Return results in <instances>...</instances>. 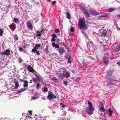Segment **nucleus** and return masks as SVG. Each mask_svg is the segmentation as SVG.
Masks as SVG:
<instances>
[{
	"label": "nucleus",
	"instance_id": "nucleus-30",
	"mask_svg": "<svg viewBox=\"0 0 120 120\" xmlns=\"http://www.w3.org/2000/svg\"><path fill=\"white\" fill-rule=\"evenodd\" d=\"M14 38V39L15 40H16L17 41L18 40V37L16 34H15V35Z\"/></svg>",
	"mask_w": 120,
	"mask_h": 120
},
{
	"label": "nucleus",
	"instance_id": "nucleus-10",
	"mask_svg": "<svg viewBox=\"0 0 120 120\" xmlns=\"http://www.w3.org/2000/svg\"><path fill=\"white\" fill-rule=\"evenodd\" d=\"M84 14L86 18H88L90 17V13H89L87 10L84 12Z\"/></svg>",
	"mask_w": 120,
	"mask_h": 120
},
{
	"label": "nucleus",
	"instance_id": "nucleus-7",
	"mask_svg": "<svg viewBox=\"0 0 120 120\" xmlns=\"http://www.w3.org/2000/svg\"><path fill=\"white\" fill-rule=\"evenodd\" d=\"M27 25L28 28L30 30H32L33 29V27L32 24L29 21H28L27 22Z\"/></svg>",
	"mask_w": 120,
	"mask_h": 120
},
{
	"label": "nucleus",
	"instance_id": "nucleus-39",
	"mask_svg": "<svg viewBox=\"0 0 120 120\" xmlns=\"http://www.w3.org/2000/svg\"><path fill=\"white\" fill-rule=\"evenodd\" d=\"M110 79H109L108 82H107V85H109V83L110 84H113L110 81Z\"/></svg>",
	"mask_w": 120,
	"mask_h": 120
},
{
	"label": "nucleus",
	"instance_id": "nucleus-27",
	"mask_svg": "<svg viewBox=\"0 0 120 120\" xmlns=\"http://www.w3.org/2000/svg\"><path fill=\"white\" fill-rule=\"evenodd\" d=\"M39 82H42L43 84L44 83L43 82V80L42 79L41 77L38 80Z\"/></svg>",
	"mask_w": 120,
	"mask_h": 120
},
{
	"label": "nucleus",
	"instance_id": "nucleus-12",
	"mask_svg": "<svg viewBox=\"0 0 120 120\" xmlns=\"http://www.w3.org/2000/svg\"><path fill=\"white\" fill-rule=\"evenodd\" d=\"M91 15H98L99 14V13L95 11L91 10L90 11Z\"/></svg>",
	"mask_w": 120,
	"mask_h": 120
},
{
	"label": "nucleus",
	"instance_id": "nucleus-17",
	"mask_svg": "<svg viewBox=\"0 0 120 120\" xmlns=\"http://www.w3.org/2000/svg\"><path fill=\"white\" fill-rule=\"evenodd\" d=\"M28 69L30 72H33L34 71L35 72L37 73V72L35 71L34 70L32 67H28Z\"/></svg>",
	"mask_w": 120,
	"mask_h": 120
},
{
	"label": "nucleus",
	"instance_id": "nucleus-41",
	"mask_svg": "<svg viewBox=\"0 0 120 120\" xmlns=\"http://www.w3.org/2000/svg\"><path fill=\"white\" fill-rule=\"evenodd\" d=\"M43 91L44 92H47L48 91V88L47 87L45 88L43 90Z\"/></svg>",
	"mask_w": 120,
	"mask_h": 120
},
{
	"label": "nucleus",
	"instance_id": "nucleus-58",
	"mask_svg": "<svg viewBox=\"0 0 120 120\" xmlns=\"http://www.w3.org/2000/svg\"><path fill=\"white\" fill-rule=\"evenodd\" d=\"M117 16L118 17H120V14L117 15Z\"/></svg>",
	"mask_w": 120,
	"mask_h": 120
},
{
	"label": "nucleus",
	"instance_id": "nucleus-32",
	"mask_svg": "<svg viewBox=\"0 0 120 120\" xmlns=\"http://www.w3.org/2000/svg\"><path fill=\"white\" fill-rule=\"evenodd\" d=\"M13 21L14 22H18V19L17 18H14L13 19Z\"/></svg>",
	"mask_w": 120,
	"mask_h": 120
},
{
	"label": "nucleus",
	"instance_id": "nucleus-19",
	"mask_svg": "<svg viewBox=\"0 0 120 120\" xmlns=\"http://www.w3.org/2000/svg\"><path fill=\"white\" fill-rule=\"evenodd\" d=\"M106 16V15H105L103 14L100 15L98 16V18L100 19L102 18H104Z\"/></svg>",
	"mask_w": 120,
	"mask_h": 120
},
{
	"label": "nucleus",
	"instance_id": "nucleus-49",
	"mask_svg": "<svg viewBox=\"0 0 120 120\" xmlns=\"http://www.w3.org/2000/svg\"><path fill=\"white\" fill-rule=\"evenodd\" d=\"M22 50V48L21 47H20L19 48V50L20 51H21Z\"/></svg>",
	"mask_w": 120,
	"mask_h": 120
},
{
	"label": "nucleus",
	"instance_id": "nucleus-44",
	"mask_svg": "<svg viewBox=\"0 0 120 120\" xmlns=\"http://www.w3.org/2000/svg\"><path fill=\"white\" fill-rule=\"evenodd\" d=\"M88 104L89 105V106H92V104L91 102L90 101H89L88 102Z\"/></svg>",
	"mask_w": 120,
	"mask_h": 120
},
{
	"label": "nucleus",
	"instance_id": "nucleus-60",
	"mask_svg": "<svg viewBox=\"0 0 120 120\" xmlns=\"http://www.w3.org/2000/svg\"><path fill=\"white\" fill-rule=\"evenodd\" d=\"M109 113V116H111L112 115V113Z\"/></svg>",
	"mask_w": 120,
	"mask_h": 120
},
{
	"label": "nucleus",
	"instance_id": "nucleus-51",
	"mask_svg": "<svg viewBox=\"0 0 120 120\" xmlns=\"http://www.w3.org/2000/svg\"><path fill=\"white\" fill-rule=\"evenodd\" d=\"M65 47L66 49L68 51H69V48L67 46H66Z\"/></svg>",
	"mask_w": 120,
	"mask_h": 120
},
{
	"label": "nucleus",
	"instance_id": "nucleus-42",
	"mask_svg": "<svg viewBox=\"0 0 120 120\" xmlns=\"http://www.w3.org/2000/svg\"><path fill=\"white\" fill-rule=\"evenodd\" d=\"M35 46H36L37 47H40L41 45V44H36L35 45Z\"/></svg>",
	"mask_w": 120,
	"mask_h": 120
},
{
	"label": "nucleus",
	"instance_id": "nucleus-31",
	"mask_svg": "<svg viewBox=\"0 0 120 120\" xmlns=\"http://www.w3.org/2000/svg\"><path fill=\"white\" fill-rule=\"evenodd\" d=\"M35 75L36 76L37 80H38L41 77L40 76L36 74H35Z\"/></svg>",
	"mask_w": 120,
	"mask_h": 120
},
{
	"label": "nucleus",
	"instance_id": "nucleus-61",
	"mask_svg": "<svg viewBox=\"0 0 120 120\" xmlns=\"http://www.w3.org/2000/svg\"><path fill=\"white\" fill-rule=\"evenodd\" d=\"M62 107L63 108H64V107H65V105H64V104L63 105H62Z\"/></svg>",
	"mask_w": 120,
	"mask_h": 120
},
{
	"label": "nucleus",
	"instance_id": "nucleus-40",
	"mask_svg": "<svg viewBox=\"0 0 120 120\" xmlns=\"http://www.w3.org/2000/svg\"><path fill=\"white\" fill-rule=\"evenodd\" d=\"M56 40L55 38L52 37V38L51 39V41H52L53 42V41H56Z\"/></svg>",
	"mask_w": 120,
	"mask_h": 120
},
{
	"label": "nucleus",
	"instance_id": "nucleus-11",
	"mask_svg": "<svg viewBox=\"0 0 120 120\" xmlns=\"http://www.w3.org/2000/svg\"><path fill=\"white\" fill-rule=\"evenodd\" d=\"M52 45L53 47H55L56 48L58 49L59 48V45L57 44H56L54 42H53Z\"/></svg>",
	"mask_w": 120,
	"mask_h": 120
},
{
	"label": "nucleus",
	"instance_id": "nucleus-20",
	"mask_svg": "<svg viewBox=\"0 0 120 120\" xmlns=\"http://www.w3.org/2000/svg\"><path fill=\"white\" fill-rule=\"evenodd\" d=\"M80 9L83 12H84L85 11L87 10L85 8V7L84 6H82V7H81L80 8Z\"/></svg>",
	"mask_w": 120,
	"mask_h": 120
},
{
	"label": "nucleus",
	"instance_id": "nucleus-45",
	"mask_svg": "<svg viewBox=\"0 0 120 120\" xmlns=\"http://www.w3.org/2000/svg\"><path fill=\"white\" fill-rule=\"evenodd\" d=\"M74 29L72 27H71L70 29V31L71 32H73L74 31Z\"/></svg>",
	"mask_w": 120,
	"mask_h": 120
},
{
	"label": "nucleus",
	"instance_id": "nucleus-48",
	"mask_svg": "<svg viewBox=\"0 0 120 120\" xmlns=\"http://www.w3.org/2000/svg\"><path fill=\"white\" fill-rule=\"evenodd\" d=\"M116 64L118 65L119 66H120V61L118 62H117L116 63Z\"/></svg>",
	"mask_w": 120,
	"mask_h": 120
},
{
	"label": "nucleus",
	"instance_id": "nucleus-21",
	"mask_svg": "<svg viewBox=\"0 0 120 120\" xmlns=\"http://www.w3.org/2000/svg\"><path fill=\"white\" fill-rule=\"evenodd\" d=\"M59 77L60 79H62L64 78V77H65L64 75L62 74H59Z\"/></svg>",
	"mask_w": 120,
	"mask_h": 120
},
{
	"label": "nucleus",
	"instance_id": "nucleus-54",
	"mask_svg": "<svg viewBox=\"0 0 120 120\" xmlns=\"http://www.w3.org/2000/svg\"><path fill=\"white\" fill-rule=\"evenodd\" d=\"M21 92H21V90H19L17 92V93L18 94V93H19Z\"/></svg>",
	"mask_w": 120,
	"mask_h": 120
},
{
	"label": "nucleus",
	"instance_id": "nucleus-55",
	"mask_svg": "<svg viewBox=\"0 0 120 120\" xmlns=\"http://www.w3.org/2000/svg\"><path fill=\"white\" fill-rule=\"evenodd\" d=\"M37 54L38 55H39L40 54V53L39 52V51H38V52H36Z\"/></svg>",
	"mask_w": 120,
	"mask_h": 120
},
{
	"label": "nucleus",
	"instance_id": "nucleus-43",
	"mask_svg": "<svg viewBox=\"0 0 120 120\" xmlns=\"http://www.w3.org/2000/svg\"><path fill=\"white\" fill-rule=\"evenodd\" d=\"M52 37H54L56 38H57V36H56V35L55 34H53V35H52Z\"/></svg>",
	"mask_w": 120,
	"mask_h": 120
},
{
	"label": "nucleus",
	"instance_id": "nucleus-24",
	"mask_svg": "<svg viewBox=\"0 0 120 120\" xmlns=\"http://www.w3.org/2000/svg\"><path fill=\"white\" fill-rule=\"evenodd\" d=\"M115 9L114 8H110L108 9V11L109 12H111L113 11Z\"/></svg>",
	"mask_w": 120,
	"mask_h": 120
},
{
	"label": "nucleus",
	"instance_id": "nucleus-33",
	"mask_svg": "<svg viewBox=\"0 0 120 120\" xmlns=\"http://www.w3.org/2000/svg\"><path fill=\"white\" fill-rule=\"evenodd\" d=\"M60 44L61 45L64 46V47L66 46V45L65 43L63 42H61L60 43Z\"/></svg>",
	"mask_w": 120,
	"mask_h": 120
},
{
	"label": "nucleus",
	"instance_id": "nucleus-18",
	"mask_svg": "<svg viewBox=\"0 0 120 120\" xmlns=\"http://www.w3.org/2000/svg\"><path fill=\"white\" fill-rule=\"evenodd\" d=\"M66 59L68 60V63H70L71 62V57L70 56H68L66 57Z\"/></svg>",
	"mask_w": 120,
	"mask_h": 120
},
{
	"label": "nucleus",
	"instance_id": "nucleus-46",
	"mask_svg": "<svg viewBox=\"0 0 120 120\" xmlns=\"http://www.w3.org/2000/svg\"><path fill=\"white\" fill-rule=\"evenodd\" d=\"M26 45L24 44V45H23L22 46V48H23L24 49H25L26 48Z\"/></svg>",
	"mask_w": 120,
	"mask_h": 120
},
{
	"label": "nucleus",
	"instance_id": "nucleus-6",
	"mask_svg": "<svg viewBox=\"0 0 120 120\" xmlns=\"http://www.w3.org/2000/svg\"><path fill=\"white\" fill-rule=\"evenodd\" d=\"M103 103H101L98 106L99 108L100 109V110L103 112L105 111V109L103 107Z\"/></svg>",
	"mask_w": 120,
	"mask_h": 120
},
{
	"label": "nucleus",
	"instance_id": "nucleus-63",
	"mask_svg": "<svg viewBox=\"0 0 120 120\" xmlns=\"http://www.w3.org/2000/svg\"><path fill=\"white\" fill-rule=\"evenodd\" d=\"M32 80H30V83H32Z\"/></svg>",
	"mask_w": 120,
	"mask_h": 120
},
{
	"label": "nucleus",
	"instance_id": "nucleus-23",
	"mask_svg": "<svg viewBox=\"0 0 120 120\" xmlns=\"http://www.w3.org/2000/svg\"><path fill=\"white\" fill-rule=\"evenodd\" d=\"M10 28L11 29H12L13 30H14L15 29V27L12 24H11L10 26Z\"/></svg>",
	"mask_w": 120,
	"mask_h": 120
},
{
	"label": "nucleus",
	"instance_id": "nucleus-53",
	"mask_svg": "<svg viewBox=\"0 0 120 120\" xmlns=\"http://www.w3.org/2000/svg\"><path fill=\"white\" fill-rule=\"evenodd\" d=\"M32 111L30 110V111H28V112L30 114L32 115Z\"/></svg>",
	"mask_w": 120,
	"mask_h": 120
},
{
	"label": "nucleus",
	"instance_id": "nucleus-59",
	"mask_svg": "<svg viewBox=\"0 0 120 120\" xmlns=\"http://www.w3.org/2000/svg\"><path fill=\"white\" fill-rule=\"evenodd\" d=\"M90 43H91L90 42H88L87 43V47H88V44Z\"/></svg>",
	"mask_w": 120,
	"mask_h": 120
},
{
	"label": "nucleus",
	"instance_id": "nucleus-1",
	"mask_svg": "<svg viewBox=\"0 0 120 120\" xmlns=\"http://www.w3.org/2000/svg\"><path fill=\"white\" fill-rule=\"evenodd\" d=\"M79 23L78 25L79 28L80 29L82 28L83 30L87 29V27L85 23V20L84 18H81L79 20Z\"/></svg>",
	"mask_w": 120,
	"mask_h": 120
},
{
	"label": "nucleus",
	"instance_id": "nucleus-64",
	"mask_svg": "<svg viewBox=\"0 0 120 120\" xmlns=\"http://www.w3.org/2000/svg\"><path fill=\"white\" fill-rule=\"evenodd\" d=\"M60 105H63V104L62 103H61L60 104Z\"/></svg>",
	"mask_w": 120,
	"mask_h": 120
},
{
	"label": "nucleus",
	"instance_id": "nucleus-15",
	"mask_svg": "<svg viewBox=\"0 0 120 120\" xmlns=\"http://www.w3.org/2000/svg\"><path fill=\"white\" fill-rule=\"evenodd\" d=\"M24 82V83L23 84V87L25 88L26 87H27L28 86V82L27 80H25Z\"/></svg>",
	"mask_w": 120,
	"mask_h": 120
},
{
	"label": "nucleus",
	"instance_id": "nucleus-37",
	"mask_svg": "<svg viewBox=\"0 0 120 120\" xmlns=\"http://www.w3.org/2000/svg\"><path fill=\"white\" fill-rule=\"evenodd\" d=\"M68 82L67 81H65L63 82V83L64 84V85L66 86H67V83Z\"/></svg>",
	"mask_w": 120,
	"mask_h": 120
},
{
	"label": "nucleus",
	"instance_id": "nucleus-34",
	"mask_svg": "<svg viewBox=\"0 0 120 120\" xmlns=\"http://www.w3.org/2000/svg\"><path fill=\"white\" fill-rule=\"evenodd\" d=\"M36 96H37L36 95H34L32 97V99H33L34 100L37 98Z\"/></svg>",
	"mask_w": 120,
	"mask_h": 120
},
{
	"label": "nucleus",
	"instance_id": "nucleus-38",
	"mask_svg": "<svg viewBox=\"0 0 120 120\" xmlns=\"http://www.w3.org/2000/svg\"><path fill=\"white\" fill-rule=\"evenodd\" d=\"M32 80L34 82H35L37 80L36 78H34V77H33V78L32 79Z\"/></svg>",
	"mask_w": 120,
	"mask_h": 120
},
{
	"label": "nucleus",
	"instance_id": "nucleus-8",
	"mask_svg": "<svg viewBox=\"0 0 120 120\" xmlns=\"http://www.w3.org/2000/svg\"><path fill=\"white\" fill-rule=\"evenodd\" d=\"M13 82L15 83V87L14 88L16 89L18 88L19 86V84L18 82V80H16V79L15 78Z\"/></svg>",
	"mask_w": 120,
	"mask_h": 120
},
{
	"label": "nucleus",
	"instance_id": "nucleus-52",
	"mask_svg": "<svg viewBox=\"0 0 120 120\" xmlns=\"http://www.w3.org/2000/svg\"><path fill=\"white\" fill-rule=\"evenodd\" d=\"M24 65L25 66V67L28 68V67H28V65L27 64H24Z\"/></svg>",
	"mask_w": 120,
	"mask_h": 120
},
{
	"label": "nucleus",
	"instance_id": "nucleus-5",
	"mask_svg": "<svg viewBox=\"0 0 120 120\" xmlns=\"http://www.w3.org/2000/svg\"><path fill=\"white\" fill-rule=\"evenodd\" d=\"M57 50L58 51L60 54L61 55L64 53L65 52L64 50L62 47H60L58 49H57Z\"/></svg>",
	"mask_w": 120,
	"mask_h": 120
},
{
	"label": "nucleus",
	"instance_id": "nucleus-62",
	"mask_svg": "<svg viewBox=\"0 0 120 120\" xmlns=\"http://www.w3.org/2000/svg\"><path fill=\"white\" fill-rule=\"evenodd\" d=\"M20 80L21 82H24V81L22 79H20Z\"/></svg>",
	"mask_w": 120,
	"mask_h": 120
},
{
	"label": "nucleus",
	"instance_id": "nucleus-29",
	"mask_svg": "<svg viewBox=\"0 0 120 120\" xmlns=\"http://www.w3.org/2000/svg\"><path fill=\"white\" fill-rule=\"evenodd\" d=\"M41 87V86H40V84L39 82H38L37 83V85H36V88L38 89L39 87Z\"/></svg>",
	"mask_w": 120,
	"mask_h": 120
},
{
	"label": "nucleus",
	"instance_id": "nucleus-35",
	"mask_svg": "<svg viewBox=\"0 0 120 120\" xmlns=\"http://www.w3.org/2000/svg\"><path fill=\"white\" fill-rule=\"evenodd\" d=\"M108 112L109 113H112L113 112L112 110H111L110 108H109L108 109Z\"/></svg>",
	"mask_w": 120,
	"mask_h": 120
},
{
	"label": "nucleus",
	"instance_id": "nucleus-56",
	"mask_svg": "<svg viewBox=\"0 0 120 120\" xmlns=\"http://www.w3.org/2000/svg\"><path fill=\"white\" fill-rule=\"evenodd\" d=\"M34 48V49H36V50L37 49H38V48L37 46H35Z\"/></svg>",
	"mask_w": 120,
	"mask_h": 120
},
{
	"label": "nucleus",
	"instance_id": "nucleus-16",
	"mask_svg": "<svg viewBox=\"0 0 120 120\" xmlns=\"http://www.w3.org/2000/svg\"><path fill=\"white\" fill-rule=\"evenodd\" d=\"M63 70L66 71V73L64 75L65 77V76L67 77H69L70 76V74L67 71H66V69H65L64 68L63 69Z\"/></svg>",
	"mask_w": 120,
	"mask_h": 120
},
{
	"label": "nucleus",
	"instance_id": "nucleus-9",
	"mask_svg": "<svg viewBox=\"0 0 120 120\" xmlns=\"http://www.w3.org/2000/svg\"><path fill=\"white\" fill-rule=\"evenodd\" d=\"M44 31V29H41V31H39V30H38L37 32V35L38 36H41L42 34V33Z\"/></svg>",
	"mask_w": 120,
	"mask_h": 120
},
{
	"label": "nucleus",
	"instance_id": "nucleus-28",
	"mask_svg": "<svg viewBox=\"0 0 120 120\" xmlns=\"http://www.w3.org/2000/svg\"><path fill=\"white\" fill-rule=\"evenodd\" d=\"M67 18L68 19H70V15L69 13L68 12H67Z\"/></svg>",
	"mask_w": 120,
	"mask_h": 120
},
{
	"label": "nucleus",
	"instance_id": "nucleus-26",
	"mask_svg": "<svg viewBox=\"0 0 120 120\" xmlns=\"http://www.w3.org/2000/svg\"><path fill=\"white\" fill-rule=\"evenodd\" d=\"M28 89L27 87L25 88H22L20 89L21 92H23L26 90Z\"/></svg>",
	"mask_w": 120,
	"mask_h": 120
},
{
	"label": "nucleus",
	"instance_id": "nucleus-4",
	"mask_svg": "<svg viewBox=\"0 0 120 120\" xmlns=\"http://www.w3.org/2000/svg\"><path fill=\"white\" fill-rule=\"evenodd\" d=\"M1 55L3 56L4 55H6L8 56L10 55V51L8 49H7L6 51H5L3 52H2L1 53Z\"/></svg>",
	"mask_w": 120,
	"mask_h": 120
},
{
	"label": "nucleus",
	"instance_id": "nucleus-47",
	"mask_svg": "<svg viewBox=\"0 0 120 120\" xmlns=\"http://www.w3.org/2000/svg\"><path fill=\"white\" fill-rule=\"evenodd\" d=\"M32 52H37V50L36 49H34H34L32 50Z\"/></svg>",
	"mask_w": 120,
	"mask_h": 120
},
{
	"label": "nucleus",
	"instance_id": "nucleus-57",
	"mask_svg": "<svg viewBox=\"0 0 120 120\" xmlns=\"http://www.w3.org/2000/svg\"><path fill=\"white\" fill-rule=\"evenodd\" d=\"M79 6L80 8H81V7H82V6H83L81 4H79Z\"/></svg>",
	"mask_w": 120,
	"mask_h": 120
},
{
	"label": "nucleus",
	"instance_id": "nucleus-50",
	"mask_svg": "<svg viewBox=\"0 0 120 120\" xmlns=\"http://www.w3.org/2000/svg\"><path fill=\"white\" fill-rule=\"evenodd\" d=\"M56 2L55 1H53L52 3V4L53 5H54V4H56Z\"/></svg>",
	"mask_w": 120,
	"mask_h": 120
},
{
	"label": "nucleus",
	"instance_id": "nucleus-36",
	"mask_svg": "<svg viewBox=\"0 0 120 120\" xmlns=\"http://www.w3.org/2000/svg\"><path fill=\"white\" fill-rule=\"evenodd\" d=\"M60 32V31L58 29H56L55 30V32L56 33H59V32Z\"/></svg>",
	"mask_w": 120,
	"mask_h": 120
},
{
	"label": "nucleus",
	"instance_id": "nucleus-25",
	"mask_svg": "<svg viewBox=\"0 0 120 120\" xmlns=\"http://www.w3.org/2000/svg\"><path fill=\"white\" fill-rule=\"evenodd\" d=\"M4 32L3 30L1 29H0V36H1L3 35V34Z\"/></svg>",
	"mask_w": 120,
	"mask_h": 120
},
{
	"label": "nucleus",
	"instance_id": "nucleus-3",
	"mask_svg": "<svg viewBox=\"0 0 120 120\" xmlns=\"http://www.w3.org/2000/svg\"><path fill=\"white\" fill-rule=\"evenodd\" d=\"M57 98L56 96L52 92L49 91V94L47 96L48 99L50 100H51Z\"/></svg>",
	"mask_w": 120,
	"mask_h": 120
},
{
	"label": "nucleus",
	"instance_id": "nucleus-13",
	"mask_svg": "<svg viewBox=\"0 0 120 120\" xmlns=\"http://www.w3.org/2000/svg\"><path fill=\"white\" fill-rule=\"evenodd\" d=\"M103 60L104 61V63L106 64L109 62L108 59L107 57L106 56H104L103 57Z\"/></svg>",
	"mask_w": 120,
	"mask_h": 120
},
{
	"label": "nucleus",
	"instance_id": "nucleus-2",
	"mask_svg": "<svg viewBox=\"0 0 120 120\" xmlns=\"http://www.w3.org/2000/svg\"><path fill=\"white\" fill-rule=\"evenodd\" d=\"M95 108L92 106H89L88 108L87 107L85 109L88 114H93Z\"/></svg>",
	"mask_w": 120,
	"mask_h": 120
},
{
	"label": "nucleus",
	"instance_id": "nucleus-14",
	"mask_svg": "<svg viewBox=\"0 0 120 120\" xmlns=\"http://www.w3.org/2000/svg\"><path fill=\"white\" fill-rule=\"evenodd\" d=\"M107 35V32L106 30H103L102 32V34L101 35V36L105 37Z\"/></svg>",
	"mask_w": 120,
	"mask_h": 120
},
{
	"label": "nucleus",
	"instance_id": "nucleus-22",
	"mask_svg": "<svg viewBox=\"0 0 120 120\" xmlns=\"http://www.w3.org/2000/svg\"><path fill=\"white\" fill-rule=\"evenodd\" d=\"M120 50V45L118 46L115 49V51L116 52H118Z\"/></svg>",
	"mask_w": 120,
	"mask_h": 120
}]
</instances>
